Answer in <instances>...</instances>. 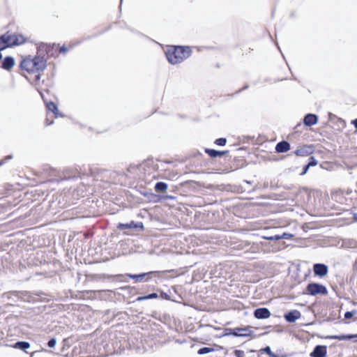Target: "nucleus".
Listing matches in <instances>:
<instances>
[{"label":"nucleus","mask_w":357,"mask_h":357,"mask_svg":"<svg viewBox=\"0 0 357 357\" xmlns=\"http://www.w3.org/2000/svg\"><path fill=\"white\" fill-rule=\"evenodd\" d=\"M192 50L190 47L175 46L169 48L165 54L168 61L176 65L182 63L190 56Z\"/></svg>","instance_id":"nucleus-1"},{"label":"nucleus","mask_w":357,"mask_h":357,"mask_svg":"<svg viewBox=\"0 0 357 357\" xmlns=\"http://www.w3.org/2000/svg\"><path fill=\"white\" fill-rule=\"evenodd\" d=\"M46 63V59L42 56H29L21 61L20 68L28 73H40L45 69Z\"/></svg>","instance_id":"nucleus-2"},{"label":"nucleus","mask_w":357,"mask_h":357,"mask_svg":"<svg viewBox=\"0 0 357 357\" xmlns=\"http://www.w3.org/2000/svg\"><path fill=\"white\" fill-rule=\"evenodd\" d=\"M3 36L10 47L15 45H22L26 42L24 36L20 33H10L7 32L4 33Z\"/></svg>","instance_id":"nucleus-3"},{"label":"nucleus","mask_w":357,"mask_h":357,"mask_svg":"<svg viewBox=\"0 0 357 357\" xmlns=\"http://www.w3.org/2000/svg\"><path fill=\"white\" fill-rule=\"evenodd\" d=\"M306 290L309 294L313 296L316 294L325 295L328 292L324 285L318 283H310L307 284Z\"/></svg>","instance_id":"nucleus-4"},{"label":"nucleus","mask_w":357,"mask_h":357,"mask_svg":"<svg viewBox=\"0 0 357 357\" xmlns=\"http://www.w3.org/2000/svg\"><path fill=\"white\" fill-rule=\"evenodd\" d=\"M227 331H229L227 333V335H231L235 337H248L252 334L250 327L229 328Z\"/></svg>","instance_id":"nucleus-5"},{"label":"nucleus","mask_w":357,"mask_h":357,"mask_svg":"<svg viewBox=\"0 0 357 357\" xmlns=\"http://www.w3.org/2000/svg\"><path fill=\"white\" fill-rule=\"evenodd\" d=\"M253 314L254 317L258 319H264L269 318L271 313L266 307H259L255 310Z\"/></svg>","instance_id":"nucleus-6"},{"label":"nucleus","mask_w":357,"mask_h":357,"mask_svg":"<svg viewBox=\"0 0 357 357\" xmlns=\"http://www.w3.org/2000/svg\"><path fill=\"white\" fill-rule=\"evenodd\" d=\"M314 152V148L312 145H305L294 151L297 156L305 157L311 155Z\"/></svg>","instance_id":"nucleus-7"},{"label":"nucleus","mask_w":357,"mask_h":357,"mask_svg":"<svg viewBox=\"0 0 357 357\" xmlns=\"http://www.w3.org/2000/svg\"><path fill=\"white\" fill-rule=\"evenodd\" d=\"M313 271L315 275L323 277L328 273V268L324 264H315L313 266Z\"/></svg>","instance_id":"nucleus-8"},{"label":"nucleus","mask_w":357,"mask_h":357,"mask_svg":"<svg viewBox=\"0 0 357 357\" xmlns=\"http://www.w3.org/2000/svg\"><path fill=\"white\" fill-rule=\"evenodd\" d=\"M327 353V347L324 345H317L310 354L311 357H326Z\"/></svg>","instance_id":"nucleus-9"},{"label":"nucleus","mask_w":357,"mask_h":357,"mask_svg":"<svg viewBox=\"0 0 357 357\" xmlns=\"http://www.w3.org/2000/svg\"><path fill=\"white\" fill-rule=\"evenodd\" d=\"M285 320L289 323H294L301 317V313L296 310L288 312L284 314Z\"/></svg>","instance_id":"nucleus-10"},{"label":"nucleus","mask_w":357,"mask_h":357,"mask_svg":"<svg viewBox=\"0 0 357 357\" xmlns=\"http://www.w3.org/2000/svg\"><path fill=\"white\" fill-rule=\"evenodd\" d=\"M15 64V61L13 57L8 56L4 58L1 62V67L6 70H10Z\"/></svg>","instance_id":"nucleus-11"},{"label":"nucleus","mask_w":357,"mask_h":357,"mask_svg":"<svg viewBox=\"0 0 357 357\" xmlns=\"http://www.w3.org/2000/svg\"><path fill=\"white\" fill-rule=\"evenodd\" d=\"M318 121V116L314 114H307L303 119V123L306 126H312L317 124Z\"/></svg>","instance_id":"nucleus-12"},{"label":"nucleus","mask_w":357,"mask_h":357,"mask_svg":"<svg viewBox=\"0 0 357 357\" xmlns=\"http://www.w3.org/2000/svg\"><path fill=\"white\" fill-rule=\"evenodd\" d=\"M292 237H293L292 234H289V233H285V232L282 234H276V235L270 236H262L263 238H264L266 240H269V241H278L280 239H290Z\"/></svg>","instance_id":"nucleus-13"},{"label":"nucleus","mask_w":357,"mask_h":357,"mask_svg":"<svg viewBox=\"0 0 357 357\" xmlns=\"http://www.w3.org/2000/svg\"><path fill=\"white\" fill-rule=\"evenodd\" d=\"M290 144L287 141L278 142L275 146V151L277 153H285L290 150Z\"/></svg>","instance_id":"nucleus-14"},{"label":"nucleus","mask_w":357,"mask_h":357,"mask_svg":"<svg viewBox=\"0 0 357 357\" xmlns=\"http://www.w3.org/2000/svg\"><path fill=\"white\" fill-rule=\"evenodd\" d=\"M50 48V45L44 43H40V44H38L37 47V53L38 54V56H42L44 57L45 54H48Z\"/></svg>","instance_id":"nucleus-15"},{"label":"nucleus","mask_w":357,"mask_h":357,"mask_svg":"<svg viewBox=\"0 0 357 357\" xmlns=\"http://www.w3.org/2000/svg\"><path fill=\"white\" fill-rule=\"evenodd\" d=\"M150 274L158 275L159 272L151 271L147 273H142V274H139V275L127 274L126 275L130 278L135 279L137 282H140L143 281V279L145 278L146 275H150Z\"/></svg>","instance_id":"nucleus-16"},{"label":"nucleus","mask_w":357,"mask_h":357,"mask_svg":"<svg viewBox=\"0 0 357 357\" xmlns=\"http://www.w3.org/2000/svg\"><path fill=\"white\" fill-rule=\"evenodd\" d=\"M354 337H357L356 335H330L328 336V338L331 340H350Z\"/></svg>","instance_id":"nucleus-17"},{"label":"nucleus","mask_w":357,"mask_h":357,"mask_svg":"<svg viewBox=\"0 0 357 357\" xmlns=\"http://www.w3.org/2000/svg\"><path fill=\"white\" fill-rule=\"evenodd\" d=\"M138 227H140L142 228H143V225L142 222H139V223H135L133 221H132L130 223H127V224H119V228L121 230H123V229H133V228H137Z\"/></svg>","instance_id":"nucleus-18"},{"label":"nucleus","mask_w":357,"mask_h":357,"mask_svg":"<svg viewBox=\"0 0 357 357\" xmlns=\"http://www.w3.org/2000/svg\"><path fill=\"white\" fill-rule=\"evenodd\" d=\"M46 107L48 111H50L54 114L55 117L61 116L57 106L53 102H47L46 105Z\"/></svg>","instance_id":"nucleus-19"},{"label":"nucleus","mask_w":357,"mask_h":357,"mask_svg":"<svg viewBox=\"0 0 357 357\" xmlns=\"http://www.w3.org/2000/svg\"><path fill=\"white\" fill-rule=\"evenodd\" d=\"M205 152L211 158L220 157L226 153L225 151H219L211 149H206Z\"/></svg>","instance_id":"nucleus-20"},{"label":"nucleus","mask_w":357,"mask_h":357,"mask_svg":"<svg viewBox=\"0 0 357 357\" xmlns=\"http://www.w3.org/2000/svg\"><path fill=\"white\" fill-rule=\"evenodd\" d=\"M167 189V184L165 182H158L155 185V190L158 192H165Z\"/></svg>","instance_id":"nucleus-21"},{"label":"nucleus","mask_w":357,"mask_h":357,"mask_svg":"<svg viewBox=\"0 0 357 357\" xmlns=\"http://www.w3.org/2000/svg\"><path fill=\"white\" fill-rule=\"evenodd\" d=\"M15 347L25 351L30 347V344L28 342L20 341L15 343Z\"/></svg>","instance_id":"nucleus-22"},{"label":"nucleus","mask_w":357,"mask_h":357,"mask_svg":"<svg viewBox=\"0 0 357 357\" xmlns=\"http://www.w3.org/2000/svg\"><path fill=\"white\" fill-rule=\"evenodd\" d=\"M10 47L7 43L3 34L0 36V52L7 48Z\"/></svg>","instance_id":"nucleus-23"},{"label":"nucleus","mask_w":357,"mask_h":357,"mask_svg":"<svg viewBox=\"0 0 357 357\" xmlns=\"http://www.w3.org/2000/svg\"><path fill=\"white\" fill-rule=\"evenodd\" d=\"M213 351H214V349L211 348V347H202L198 350L197 353L199 355H203V354H206L212 352Z\"/></svg>","instance_id":"nucleus-24"},{"label":"nucleus","mask_w":357,"mask_h":357,"mask_svg":"<svg viewBox=\"0 0 357 357\" xmlns=\"http://www.w3.org/2000/svg\"><path fill=\"white\" fill-rule=\"evenodd\" d=\"M157 297H158V294L156 293H152V294H149V295L145 296L139 297L138 298V301H142V300H146V299H151V298H157Z\"/></svg>","instance_id":"nucleus-25"},{"label":"nucleus","mask_w":357,"mask_h":357,"mask_svg":"<svg viewBox=\"0 0 357 357\" xmlns=\"http://www.w3.org/2000/svg\"><path fill=\"white\" fill-rule=\"evenodd\" d=\"M227 143L226 138H218L215 141V144L218 146H225Z\"/></svg>","instance_id":"nucleus-26"},{"label":"nucleus","mask_w":357,"mask_h":357,"mask_svg":"<svg viewBox=\"0 0 357 357\" xmlns=\"http://www.w3.org/2000/svg\"><path fill=\"white\" fill-rule=\"evenodd\" d=\"M318 162L317 160L315 159L314 157L313 156H311L309 158V162L307 163L308 165H310V167H314V166H316L317 165Z\"/></svg>","instance_id":"nucleus-27"},{"label":"nucleus","mask_w":357,"mask_h":357,"mask_svg":"<svg viewBox=\"0 0 357 357\" xmlns=\"http://www.w3.org/2000/svg\"><path fill=\"white\" fill-rule=\"evenodd\" d=\"M259 351H260V352L266 353V354H268V356H271L272 355V354H273V352H272V351H271V347H270L269 346H267V347H264V348H263V349H261L259 350Z\"/></svg>","instance_id":"nucleus-28"},{"label":"nucleus","mask_w":357,"mask_h":357,"mask_svg":"<svg viewBox=\"0 0 357 357\" xmlns=\"http://www.w3.org/2000/svg\"><path fill=\"white\" fill-rule=\"evenodd\" d=\"M234 354L236 357H245V353L242 350L236 349L234 351Z\"/></svg>","instance_id":"nucleus-29"},{"label":"nucleus","mask_w":357,"mask_h":357,"mask_svg":"<svg viewBox=\"0 0 357 357\" xmlns=\"http://www.w3.org/2000/svg\"><path fill=\"white\" fill-rule=\"evenodd\" d=\"M56 338H52V339H50V340L48 341V342H47V345H48V347H50V348H53V347H55V345H56Z\"/></svg>","instance_id":"nucleus-30"},{"label":"nucleus","mask_w":357,"mask_h":357,"mask_svg":"<svg viewBox=\"0 0 357 357\" xmlns=\"http://www.w3.org/2000/svg\"><path fill=\"white\" fill-rule=\"evenodd\" d=\"M310 165H308L307 164V165H305L303 167V171H302V172L301 173V175H302V176H303V175H305V174L307 172V171H308V169H309V168H310Z\"/></svg>","instance_id":"nucleus-31"},{"label":"nucleus","mask_w":357,"mask_h":357,"mask_svg":"<svg viewBox=\"0 0 357 357\" xmlns=\"http://www.w3.org/2000/svg\"><path fill=\"white\" fill-rule=\"evenodd\" d=\"M354 316V313L352 312H347L344 314L345 319H351Z\"/></svg>","instance_id":"nucleus-32"},{"label":"nucleus","mask_w":357,"mask_h":357,"mask_svg":"<svg viewBox=\"0 0 357 357\" xmlns=\"http://www.w3.org/2000/svg\"><path fill=\"white\" fill-rule=\"evenodd\" d=\"M349 247H350V248L356 247V242L354 241H349Z\"/></svg>","instance_id":"nucleus-33"},{"label":"nucleus","mask_w":357,"mask_h":357,"mask_svg":"<svg viewBox=\"0 0 357 357\" xmlns=\"http://www.w3.org/2000/svg\"><path fill=\"white\" fill-rule=\"evenodd\" d=\"M60 53H66L68 52V48L65 46H62L59 50Z\"/></svg>","instance_id":"nucleus-34"},{"label":"nucleus","mask_w":357,"mask_h":357,"mask_svg":"<svg viewBox=\"0 0 357 357\" xmlns=\"http://www.w3.org/2000/svg\"><path fill=\"white\" fill-rule=\"evenodd\" d=\"M271 357H285V356H279L278 354H275L274 353L272 354V355L271 356Z\"/></svg>","instance_id":"nucleus-35"},{"label":"nucleus","mask_w":357,"mask_h":357,"mask_svg":"<svg viewBox=\"0 0 357 357\" xmlns=\"http://www.w3.org/2000/svg\"><path fill=\"white\" fill-rule=\"evenodd\" d=\"M353 124L355 128L357 129V119L353 121Z\"/></svg>","instance_id":"nucleus-36"},{"label":"nucleus","mask_w":357,"mask_h":357,"mask_svg":"<svg viewBox=\"0 0 357 357\" xmlns=\"http://www.w3.org/2000/svg\"><path fill=\"white\" fill-rule=\"evenodd\" d=\"M40 79V75L38 73V75H36L35 76V79L36 80H39Z\"/></svg>","instance_id":"nucleus-37"},{"label":"nucleus","mask_w":357,"mask_h":357,"mask_svg":"<svg viewBox=\"0 0 357 357\" xmlns=\"http://www.w3.org/2000/svg\"><path fill=\"white\" fill-rule=\"evenodd\" d=\"M48 119H47V125H51L53 123V121H51L50 122H48Z\"/></svg>","instance_id":"nucleus-38"},{"label":"nucleus","mask_w":357,"mask_h":357,"mask_svg":"<svg viewBox=\"0 0 357 357\" xmlns=\"http://www.w3.org/2000/svg\"><path fill=\"white\" fill-rule=\"evenodd\" d=\"M354 221L357 222V215L356 214L354 215Z\"/></svg>","instance_id":"nucleus-39"},{"label":"nucleus","mask_w":357,"mask_h":357,"mask_svg":"<svg viewBox=\"0 0 357 357\" xmlns=\"http://www.w3.org/2000/svg\"><path fill=\"white\" fill-rule=\"evenodd\" d=\"M4 163H5L4 160H2L0 161V165H2Z\"/></svg>","instance_id":"nucleus-40"},{"label":"nucleus","mask_w":357,"mask_h":357,"mask_svg":"<svg viewBox=\"0 0 357 357\" xmlns=\"http://www.w3.org/2000/svg\"><path fill=\"white\" fill-rule=\"evenodd\" d=\"M10 158H11V156H7V157L5 158V160H8V159H10Z\"/></svg>","instance_id":"nucleus-41"},{"label":"nucleus","mask_w":357,"mask_h":357,"mask_svg":"<svg viewBox=\"0 0 357 357\" xmlns=\"http://www.w3.org/2000/svg\"><path fill=\"white\" fill-rule=\"evenodd\" d=\"M2 59V54L0 52V60Z\"/></svg>","instance_id":"nucleus-42"},{"label":"nucleus","mask_w":357,"mask_h":357,"mask_svg":"<svg viewBox=\"0 0 357 357\" xmlns=\"http://www.w3.org/2000/svg\"><path fill=\"white\" fill-rule=\"evenodd\" d=\"M247 88H248V86H245L243 88V89H247Z\"/></svg>","instance_id":"nucleus-43"},{"label":"nucleus","mask_w":357,"mask_h":357,"mask_svg":"<svg viewBox=\"0 0 357 357\" xmlns=\"http://www.w3.org/2000/svg\"><path fill=\"white\" fill-rule=\"evenodd\" d=\"M122 1V0H121V2Z\"/></svg>","instance_id":"nucleus-44"}]
</instances>
